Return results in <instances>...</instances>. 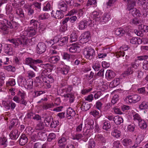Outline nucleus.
Instances as JSON below:
<instances>
[{
  "mask_svg": "<svg viewBox=\"0 0 148 148\" xmlns=\"http://www.w3.org/2000/svg\"><path fill=\"white\" fill-rule=\"evenodd\" d=\"M132 68V66L128 68L127 70L124 72V74L126 75H128L132 74L133 72Z\"/></svg>",
  "mask_w": 148,
  "mask_h": 148,
  "instance_id": "obj_56",
  "label": "nucleus"
},
{
  "mask_svg": "<svg viewBox=\"0 0 148 148\" xmlns=\"http://www.w3.org/2000/svg\"><path fill=\"white\" fill-rule=\"evenodd\" d=\"M111 127V125L109 121H104L103 125V128L106 131H108Z\"/></svg>",
  "mask_w": 148,
  "mask_h": 148,
  "instance_id": "obj_31",
  "label": "nucleus"
},
{
  "mask_svg": "<svg viewBox=\"0 0 148 148\" xmlns=\"http://www.w3.org/2000/svg\"><path fill=\"white\" fill-rule=\"evenodd\" d=\"M119 96L117 95H114L113 97L112 100V103L113 104H115L119 100Z\"/></svg>",
  "mask_w": 148,
  "mask_h": 148,
  "instance_id": "obj_51",
  "label": "nucleus"
},
{
  "mask_svg": "<svg viewBox=\"0 0 148 148\" xmlns=\"http://www.w3.org/2000/svg\"><path fill=\"white\" fill-rule=\"evenodd\" d=\"M46 49V46L43 42H39L36 47V52L38 54H41L44 52Z\"/></svg>",
  "mask_w": 148,
  "mask_h": 148,
  "instance_id": "obj_6",
  "label": "nucleus"
},
{
  "mask_svg": "<svg viewBox=\"0 0 148 148\" xmlns=\"http://www.w3.org/2000/svg\"><path fill=\"white\" fill-rule=\"evenodd\" d=\"M35 84L36 86L38 87H41L43 85L42 81L39 79L37 80L35 82Z\"/></svg>",
  "mask_w": 148,
  "mask_h": 148,
  "instance_id": "obj_64",
  "label": "nucleus"
},
{
  "mask_svg": "<svg viewBox=\"0 0 148 148\" xmlns=\"http://www.w3.org/2000/svg\"><path fill=\"white\" fill-rule=\"evenodd\" d=\"M91 16L96 21L99 22L102 14L97 11H94L92 13Z\"/></svg>",
  "mask_w": 148,
  "mask_h": 148,
  "instance_id": "obj_10",
  "label": "nucleus"
},
{
  "mask_svg": "<svg viewBox=\"0 0 148 148\" xmlns=\"http://www.w3.org/2000/svg\"><path fill=\"white\" fill-rule=\"evenodd\" d=\"M66 138L64 137L59 139L58 141V146L60 148H64L67 144Z\"/></svg>",
  "mask_w": 148,
  "mask_h": 148,
  "instance_id": "obj_17",
  "label": "nucleus"
},
{
  "mask_svg": "<svg viewBox=\"0 0 148 148\" xmlns=\"http://www.w3.org/2000/svg\"><path fill=\"white\" fill-rule=\"evenodd\" d=\"M138 125L140 128L142 129L146 128L147 127L146 122L143 119L138 122Z\"/></svg>",
  "mask_w": 148,
  "mask_h": 148,
  "instance_id": "obj_36",
  "label": "nucleus"
},
{
  "mask_svg": "<svg viewBox=\"0 0 148 148\" xmlns=\"http://www.w3.org/2000/svg\"><path fill=\"white\" fill-rule=\"evenodd\" d=\"M64 97L69 98L70 102L71 103H72L73 102L74 99V96L72 94H67L66 95H64Z\"/></svg>",
  "mask_w": 148,
  "mask_h": 148,
  "instance_id": "obj_46",
  "label": "nucleus"
},
{
  "mask_svg": "<svg viewBox=\"0 0 148 148\" xmlns=\"http://www.w3.org/2000/svg\"><path fill=\"white\" fill-rule=\"evenodd\" d=\"M147 1H148V0H139L138 3L139 4L142 5L143 8H145L144 6H145L144 5H146Z\"/></svg>",
  "mask_w": 148,
  "mask_h": 148,
  "instance_id": "obj_60",
  "label": "nucleus"
},
{
  "mask_svg": "<svg viewBox=\"0 0 148 148\" xmlns=\"http://www.w3.org/2000/svg\"><path fill=\"white\" fill-rule=\"evenodd\" d=\"M3 67L5 70H6L8 71L14 72L16 70L14 67L12 66L11 65L4 66Z\"/></svg>",
  "mask_w": 148,
  "mask_h": 148,
  "instance_id": "obj_40",
  "label": "nucleus"
},
{
  "mask_svg": "<svg viewBox=\"0 0 148 148\" xmlns=\"http://www.w3.org/2000/svg\"><path fill=\"white\" fill-rule=\"evenodd\" d=\"M120 79L119 78H116L114 79L110 83V85H111L112 87L116 86L119 85L120 83Z\"/></svg>",
  "mask_w": 148,
  "mask_h": 148,
  "instance_id": "obj_35",
  "label": "nucleus"
},
{
  "mask_svg": "<svg viewBox=\"0 0 148 148\" xmlns=\"http://www.w3.org/2000/svg\"><path fill=\"white\" fill-rule=\"evenodd\" d=\"M123 122V119L119 116H114V122L116 125H119Z\"/></svg>",
  "mask_w": 148,
  "mask_h": 148,
  "instance_id": "obj_30",
  "label": "nucleus"
},
{
  "mask_svg": "<svg viewBox=\"0 0 148 148\" xmlns=\"http://www.w3.org/2000/svg\"><path fill=\"white\" fill-rule=\"evenodd\" d=\"M44 124L43 122H40L36 125V130H42L44 128Z\"/></svg>",
  "mask_w": 148,
  "mask_h": 148,
  "instance_id": "obj_47",
  "label": "nucleus"
},
{
  "mask_svg": "<svg viewBox=\"0 0 148 148\" xmlns=\"http://www.w3.org/2000/svg\"><path fill=\"white\" fill-rule=\"evenodd\" d=\"M58 6L60 10L62 12H65L67 11L68 9L67 5L64 1L59 2L58 4Z\"/></svg>",
  "mask_w": 148,
  "mask_h": 148,
  "instance_id": "obj_14",
  "label": "nucleus"
},
{
  "mask_svg": "<svg viewBox=\"0 0 148 148\" xmlns=\"http://www.w3.org/2000/svg\"><path fill=\"white\" fill-rule=\"evenodd\" d=\"M53 120V118L52 116H50L46 117L45 119V123H48V125L50 124V123L51 121H52Z\"/></svg>",
  "mask_w": 148,
  "mask_h": 148,
  "instance_id": "obj_61",
  "label": "nucleus"
},
{
  "mask_svg": "<svg viewBox=\"0 0 148 148\" xmlns=\"http://www.w3.org/2000/svg\"><path fill=\"white\" fill-rule=\"evenodd\" d=\"M80 46V45L77 42L72 44L71 47L69 49L70 52L72 53L79 52Z\"/></svg>",
  "mask_w": 148,
  "mask_h": 148,
  "instance_id": "obj_8",
  "label": "nucleus"
},
{
  "mask_svg": "<svg viewBox=\"0 0 148 148\" xmlns=\"http://www.w3.org/2000/svg\"><path fill=\"white\" fill-rule=\"evenodd\" d=\"M94 73L92 71H89L87 74H85V75L86 76V78L90 79L92 78L93 76L94 77Z\"/></svg>",
  "mask_w": 148,
  "mask_h": 148,
  "instance_id": "obj_55",
  "label": "nucleus"
},
{
  "mask_svg": "<svg viewBox=\"0 0 148 148\" xmlns=\"http://www.w3.org/2000/svg\"><path fill=\"white\" fill-rule=\"evenodd\" d=\"M58 69L60 72L62 74L64 75H66L69 71V67L66 66L62 67H59Z\"/></svg>",
  "mask_w": 148,
  "mask_h": 148,
  "instance_id": "obj_19",
  "label": "nucleus"
},
{
  "mask_svg": "<svg viewBox=\"0 0 148 148\" xmlns=\"http://www.w3.org/2000/svg\"><path fill=\"white\" fill-rule=\"evenodd\" d=\"M95 56V51L93 49L90 48L87 49L86 53V58L91 60Z\"/></svg>",
  "mask_w": 148,
  "mask_h": 148,
  "instance_id": "obj_7",
  "label": "nucleus"
},
{
  "mask_svg": "<svg viewBox=\"0 0 148 148\" xmlns=\"http://www.w3.org/2000/svg\"><path fill=\"white\" fill-rule=\"evenodd\" d=\"M5 22L6 23L7 25L9 26L10 29H15L19 26V24L17 22H15L14 20L11 21H9L8 19H6Z\"/></svg>",
  "mask_w": 148,
  "mask_h": 148,
  "instance_id": "obj_9",
  "label": "nucleus"
},
{
  "mask_svg": "<svg viewBox=\"0 0 148 148\" xmlns=\"http://www.w3.org/2000/svg\"><path fill=\"white\" fill-rule=\"evenodd\" d=\"M77 38V34L75 33L71 34L70 36L71 41V42L76 41Z\"/></svg>",
  "mask_w": 148,
  "mask_h": 148,
  "instance_id": "obj_43",
  "label": "nucleus"
},
{
  "mask_svg": "<svg viewBox=\"0 0 148 148\" xmlns=\"http://www.w3.org/2000/svg\"><path fill=\"white\" fill-rule=\"evenodd\" d=\"M104 69H101L97 74L96 75H94V78H97V76H98L100 77H103V72L104 71Z\"/></svg>",
  "mask_w": 148,
  "mask_h": 148,
  "instance_id": "obj_53",
  "label": "nucleus"
},
{
  "mask_svg": "<svg viewBox=\"0 0 148 148\" xmlns=\"http://www.w3.org/2000/svg\"><path fill=\"white\" fill-rule=\"evenodd\" d=\"M115 76V73L113 71L110 70H107L106 74V77L108 80L113 79Z\"/></svg>",
  "mask_w": 148,
  "mask_h": 148,
  "instance_id": "obj_16",
  "label": "nucleus"
},
{
  "mask_svg": "<svg viewBox=\"0 0 148 148\" xmlns=\"http://www.w3.org/2000/svg\"><path fill=\"white\" fill-rule=\"evenodd\" d=\"M16 83L14 79H12L9 80L6 83L7 85L8 86H13L15 85Z\"/></svg>",
  "mask_w": 148,
  "mask_h": 148,
  "instance_id": "obj_62",
  "label": "nucleus"
},
{
  "mask_svg": "<svg viewBox=\"0 0 148 148\" xmlns=\"http://www.w3.org/2000/svg\"><path fill=\"white\" fill-rule=\"evenodd\" d=\"M130 12L134 17H137L140 16V12L135 8H131L130 9Z\"/></svg>",
  "mask_w": 148,
  "mask_h": 148,
  "instance_id": "obj_18",
  "label": "nucleus"
},
{
  "mask_svg": "<svg viewBox=\"0 0 148 148\" xmlns=\"http://www.w3.org/2000/svg\"><path fill=\"white\" fill-rule=\"evenodd\" d=\"M7 141V139L5 137H3L0 139V142L1 145L4 146L5 147L7 146V144L6 143Z\"/></svg>",
  "mask_w": 148,
  "mask_h": 148,
  "instance_id": "obj_49",
  "label": "nucleus"
},
{
  "mask_svg": "<svg viewBox=\"0 0 148 148\" xmlns=\"http://www.w3.org/2000/svg\"><path fill=\"white\" fill-rule=\"evenodd\" d=\"M20 133L18 132L17 129H15L10 132L9 136L12 139L16 140L18 137Z\"/></svg>",
  "mask_w": 148,
  "mask_h": 148,
  "instance_id": "obj_12",
  "label": "nucleus"
},
{
  "mask_svg": "<svg viewBox=\"0 0 148 148\" xmlns=\"http://www.w3.org/2000/svg\"><path fill=\"white\" fill-rule=\"evenodd\" d=\"M139 60H135L134 62H132L131 63V66L132 68H133L134 69H136L137 67L139 65Z\"/></svg>",
  "mask_w": 148,
  "mask_h": 148,
  "instance_id": "obj_48",
  "label": "nucleus"
},
{
  "mask_svg": "<svg viewBox=\"0 0 148 148\" xmlns=\"http://www.w3.org/2000/svg\"><path fill=\"white\" fill-rule=\"evenodd\" d=\"M15 14H16L19 16L21 17H24V14L22 9L20 8L17 9H15Z\"/></svg>",
  "mask_w": 148,
  "mask_h": 148,
  "instance_id": "obj_32",
  "label": "nucleus"
},
{
  "mask_svg": "<svg viewBox=\"0 0 148 148\" xmlns=\"http://www.w3.org/2000/svg\"><path fill=\"white\" fill-rule=\"evenodd\" d=\"M133 119L135 121H138V122L142 119L140 115L138 113H135L133 115Z\"/></svg>",
  "mask_w": 148,
  "mask_h": 148,
  "instance_id": "obj_52",
  "label": "nucleus"
},
{
  "mask_svg": "<svg viewBox=\"0 0 148 148\" xmlns=\"http://www.w3.org/2000/svg\"><path fill=\"white\" fill-rule=\"evenodd\" d=\"M60 60V58L58 56H51L48 59L49 62L53 64L57 63Z\"/></svg>",
  "mask_w": 148,
  "mask_h": 148,
  "instance_id": "obj_25",
  "label": "nucleus"
},
{
  "mask_svg": "<svg viewBox=\"0 0 148 148\" xmlns=\"http://www.w3.org/2000/svg\"><path fill=\"white\" fill-rule=\"evenodd\" d=\"M132 141L131 139H125L123 140L122 144L125 146H127L132 144Z\"/></svg>",
  "mask_w": 148,
  "mask_h": 148,
  "instance_id": "obj_37",
  "label": "nucleus"
},
{
  "mask_svg": "<svg viewBox=\"0 0 148 148\" xmlns=\"http://www.w3.org/2000/svg\"><path fill=\"white\" fill-rule=\"evenodd\" d=\"M53 105L52 103H46L44 104L42 107L43 109L45 110H47L49 108H52Z\"/></svg>",
  "mask_w": 148,
  "mask_h": 148,
  "instance_id": "obj_50",
  "label": "nucleus"
},
{
  "mask_svg": "<svg viewBox=\"0 0 148 148\" xmlns=\"http://www.w3.org/2000/svg\"><path fill=\"white\" fill-rule=\"evenodd\" d=\"M115 34L121 37L125 33V31L122 28L116 29L114 31Z\"/></svg>",
  "mask_w": 148,
  "mask_h": 148,
  "instance_id": "obj_26",
  "label": "nucleus"
},
{
  "mask_svg": "<svg viewBox=\"0 0 148 148\" xmlns=\"http://www.w3.org/2000/svg\"><path fill=\"white\" fill-rule=\"evenodd\" d=\"M53 17L56 19H61L64 16V14L63 12L60 10H57L53 14Z\"/></svg>",
  "mask_w": 148,
  "mask_h": 148,
  "instance_id": "obj_20",
  "label": "nucleus"
},
{
  "mask_svg": "<svg viewBox=\"0 0 148 148\" xmlns=\"http://www.w3.org/2000/svg\"><path fill=\"white\" fill-rule=\"evenodd\" d=\"M37 29L33 28V27H28V29L24 32L23 36L21 38H13L9 40V41L14 45V46L16 47L19 46L22 48L26 47L27 45V38L29 37L33 36L36 34Z\"/></svg>",
  "mask_w": 148,
  "mask_h": 148,
  "instance_id": "obj_1",
  "label": "nucleus"
},
{
  "mask_svg": "<svg viewBox=\"0 0 148 148\" xmlns=\"http://www.w3.org/2000/svg\"><path fill=\"white\" fill-rule=\"evenodd\" d=\"M33 59L31 58H27L25 59V63L28 65H30L33 64Z\"/></svg>",
  "mask_w": 148,
  "mask_h": 148,
  "instance_id": "obj_54",
  "label": "nucleus"
},
{
  "mask_svg": "<svg viewBox=\"0 0 148 148\" xmlns=\"http://www.w3.org/2000/svg\"><path fill=\"white\" fill-rule=\"evenodd\" d=\"M56 138V134L53 133H50L47 137V141L48 142H51L54 140Z\"/></svg>",
  "mask_w": 148,
  "mask_h": 148,
  "instance_id": "obj_38",
  "label": "nucleus"
},
{
  "mask_svg": "<svg viewBox=\"0 0 148 148\" xmlns=\"http://www.w3.org/2000/svg\"><path fill=\"white\" fill-rule=\"evenodd\" d=\"M62 23L63 25L68 26L69 24L70 23L69 17H66L64 19L62 20Z\"/></svg>",
  "mask_w": 148,
  "mask_h": 148,
  "instance_id": "obj_44",
  "label": "nucleus"
},
{
  "mask_svg": "<svg viewBox=\"0 0 148 148\" xmlns=\"http://www.w3.org/2000/svg\"><path fill=\"white\" fill-rule=\"evenodd\" d=\"M39 24L38 21L36 20L32 19L29 23V25L31 26L30 27H33V28L37 29L38 25Z\"/></svg>",
  "mask_w": 148,
  "mask_h": 148,
  "instance_id": "obj_34",
  "label": "nucleus"
},
{
  "mask_svg": "<svg viewBox=\"0 0 148 148\" xmlns=\"http://www.w3.org/2000/svg\"><path fill=\"white\" fill-rule=\"evenodd\" d=\"M110 17L109 14L108 13H105L103 14V15H102L99 22L103 24L105 23L109 20Z\"/></svg>",
  "mask_w": 148,
  "mask_h": 148,
  "instance_id": "obj_15",
  "label": "nucleus"
},
{
  "mask_svg": "<svg viewBox=\"0 0 148 148\" xmlns=\"http://www.w3.org/2000/svg\"><path fill=\"white\" fill-rule=\"evenodd\" d=\"M67 117L68 118L70 117L69 119H71V117H74L76 114L74 110L73 109L71 108H69L66 110Z\"/></svg>",
  "mask_w": 148,
  "mask_h": 148,
  "instance_id": "obj_21",
  "label": "nucleus"
},
{
  "mask_svg": "<svg viewBox=\"0 0 148 148\" xmlns=\"http://www.w3.org/2000/svg\"><path fill=\"white\" fill-rule=\"evenodd\" d=\"M59 125V122L58 121H52L50 125L51 128H55Z\"/></svg>",
  "mask_w": 148,
  "mask_h": 148,
  "instance_id": "obj_59",
  "label": "nucleus"
},
{
  "mask_svg": "<svg viewBox=\"0 0 148 148\" xmlns=\"http://www.w3.org/2000/svg\"><path fill=\"white\" fill-rule=\"evenodd\" d=\"M141 97L138 95H133L127 96L125 99L127 102H128L130 103H135L139 101Z\"/></svg>",
  "mask_w": 148,
  "mask_h": 148,
  "instance_id": "obj_3",
  "label": "nucleus"
},
{
  "mask_svg": "<svg viewBox=\"0 0 148 148\" xmlns=\"http://www.w3.org/2000/svg\"><path fill=\"white\" fill-rule=\"evenodd\" d=\"M68 38L67 36H62L58 35L54 38V41L58 43L59 45L62 46L66 44L68 41Z\"/></svg>",
  "mask_w": 148,
  "mask_h": 148,
  "instance_id": "obj_2",
  "label": "nucleus"
},
{
  "mask_svg": "<svg viewBox=\"0 0 148 148\" xmlns=\"http://www.w3.org/2000/svg\"><path fill=\"white\" fill-rule=\"evenodd\" d=\"M78 28L80 30H83L87 26L88 22L85 20L80 21L78 23Z\"/></svg>",
  "mask_w": 148,
  "mask_h": 148,
  "instance_id": "obj_22",
  "label": "nucleus"
},
{
  "mask_svg": "<svg viewBox=\"0 0 148 148\" xmlns=\"http://www.w3.org/2000/svg\"><path fill=\"white\" fill-rule=\"evenodd\" d=\"M40 66L42 67L45 69H51L52 68L53 65L52 64H50L49 63H47L45 64H41Z\"/></svg>",
  "mask_w": 148,
  "mask_h": 148,
  "instance_id": "obj_45",
  "label": "nucleus"
},
{
  "mask_svg": "<svg viewBox=\"0 0 148 148\" xmlns=\"http://www.w3.org/2000/svg\"><path fill=\"white\" fill-rule=\"evenodd\" d=\"M127 2V5L128 7H134L136 4V2L134 0H124Z\"/></svg>",
  "mask_w": 148,
  "mask_h": 148,
  "instance_id": "obj_41",
  "label": "nucleus"
},
{
  "mask_svg": "<svg viewBox=\"0 0 148 148\" xmlns=\"http://www.w3.org/2000/svg\"><path fill=\"white\" fill-rule=\"evenodd\" d=\"M5 53L9 56L13 55V51L12 48L10 47V45H6L5 48Z\"/></svg>",
  "mask_w": 148,
  "mask_h": 148,
  "instance_id": "obj_24",
  "label": "nucleus"
},
{
  "mask_svg": "<svg viewBox=\"0 0 148 148\" xmlns=\"http://www.w3.org/2000/svg\"><path fill=\"white\" fill-rule=\"evenodd\" d=\"M111 134L114 137L118 138L120 136L121 132L119 130L116 129L115 127H114L113 131L111 132Z\"/></svg>",
  "mask_w": 148,
  "mask_h": 148,
  "instance_id": "obj_28",
  "label": "nucleus"
},
{
  "mask_svg": "<svg viewBox=\"0 0 148 148\" xmlns=\"http://www.w3.org/2000/svg\"><path fill=\"white\" fill-rule=\"evenodd\" d=\"M95 138L98 140L101 141V143L103 145H104L106 143V140L101 134H99L96 135Z\"/></svg>",
  "mask_w": 148,
  "mask_h": 148,
  "instance_id": "obj_23",
  "label": "nucleus"
},
{
  "mask_svg": "<svg viewBox=\"0 0 148 148\" xmlns=\"http://www.w3.org/2000/svg\"><path fill=\"white\" fill-rule=\"evenodd\" d=\"M6 19H4L3 22H0V29L1 32L4 34H7L9 32L10 28L9 26L6 25L5 22Z\"/></svg>",
  "mask_w": 148,
  "mask_h": 148,
  "instance_id": "obj_4",
  "label": "nucleus"
},
{
  "mask_svg": "<svg viewBox=\"0 0 148 148\" xmlns=\"http://www.w3.org/2000/svg\"><path fill=\"white\" fill-rule=\"evenodd\" d=\"M139 28L143 32H147L148 31V26L146 25H141L139 26Z\"/></svg>",
  "mask_w": 148,
  "mask_h": 148,
  "instance_id": "obj_42",
  "label": "nucleus"
},
{
  "mask_svg": "<svg viewBox=\"0 0 148 148\" xmlns=\"http://www.w3.org/2000/svg\"><path fill=\"white\" fill-rule=\"evenodd\" d=\"M148 8H143L142 11V14L144 17H148Z\"/></svg>",
  "mask_w": 148,
  "mask_h": 148,
  "instance_id": "obj_63",
  "label": "nucleus"
},
{
  "mask_svg": "<svg viewBox=\"0 0 148 148\" xmlns=\"http://www.w3.org/2000/svg\"><path fill=\"white\" fill-rule=\"evenodd\" d=\"M140 110H144L148 109V102L144 101L140 104L139 107Z\"/></svg>",
  "mask_w": 148,
  "mask_h": 148,
  "instance_id": "obj_33",
  "label": "nucleus"
},
{
  "mask_svg": "<svg viewBox=\"0 0 148 148\" xmlns=\"http://www.w3.org/2000/svg\"><path fill=\"white\" fill-rule=\"evenodd\" d=\"M28 138L27 135L25 134H22L20 137L19 139V143L21 146L25 145L27 142Z\"/></svg>",
  "mask_w": 148,
  "mask_h": 148,
  "instance_id": "obj_13",
  "label": "nucleus"
},
{
  "mask_svg": "<svg viewBox=\"0 0 148 148\" xmlns=\"http://www.w3.org/2000/svg\"><path fill=\"white\" fill-rule=\"evenodd\" d=\"M81 37L89 39L90 34L89 32H86L83 33L81 36Z\"/></svg>",
  "mask_w": 148,
  "mask_h": 148,
  "instance_id": "obj_57",
  "label": "nucleus"
},
{
  "mask_svg": "<svg viewBox=\"0 0 148 148\" xmlns=\"http://www.w3.org/2000/svg\"><path fill=\"white\" fill-rule=\"evenodd\" d=\"M127 38L129 39L130 40V42L132 44L136 45L137 44H139V42L140 41L141 42V40L139 38L138 39L136 37H133L132 38L129 35H127V36L126 37V40L127 41L128 40L127 39Z\"/></svg>",
  "mask_w": 148,
  "mask_h": 148,
  "instance_id": "obj_11",
  "label": "nucleus"
},
{
  "mask_svg": "<svg viewBox=\"0 0 148 148\" xmlns=\"http://www.w3.org/2000/svg\"><path fill=\"white\" fill-rule=\"evenodd\" d=\"M91 104L88 103H83L81 106V109L84 111H87L91 107Z\"/></svg>",
  "mask_w": 148,
  "mask_h": 148,
  "instance_id": "obj_29",
  "label": "nucleus"
},
{
  "mask_svg": "<svg viewBox=\"0 0 148 148\" xmlns=\"http://www.w3.org/2000/svg\"><path fill=\"white\" fill-rule=\"evenodd\" d=\"M23 7L26 9L28 16H31L34 14V6L32 4L26 3L24 5Z\"/></svg>",
  "mask_w": 148,
  "mask_h": 148,
  "instance_id": "obj_5",
  "label": "nucleus"
},
{
  "mask_svg": "<svg viewBox=\"0 0 148 148\" xmlns=\"http://www.w3.org/2000/svg\"><path fill=\"white\" fill-rule=\"evenodd\" d=\"M47 84H46V86L47 88H49L51 87L50 84L53 83L54 80L53 77L51 75H49L47 76Z\"/></svg>",
  "mask_w": 148,
  "mask_h": 148,
  "instance_id": "obj_27",
  "label": "nucleus"
},
{
  "mask_svg": "<svg viewBox=\"0 0 148 148\" xmlns=\"http://www.w3.org/2000/svg\"><path fill=\"white\" fill-rule=\"evenodd\" d=\"M18 95L20 96L21 98H24L25 96V92L22 89L19 90L18 92Z\"/></svg>",
  "mask_w": 148,
  "mask_h": 148,
  "instance_id": "obj_58",
  "label": "nucleus"
},
{
  "mask_svg": "<svg viewBox=\"0 0 148 148\" xmlns=\"http://www.w3.org/2000/svg\"><path fill=\"white\" fill-rule=\"evenodd\" d=\"M72 82L74 85L77 86L81 83L80 79L74 76L73 78Z\"/></svg>",
  "mask_w": 148,
  "mask_h": 148,
  "instance_id": "obj_39",
  "label": "nucleus"
}]
</instances>
